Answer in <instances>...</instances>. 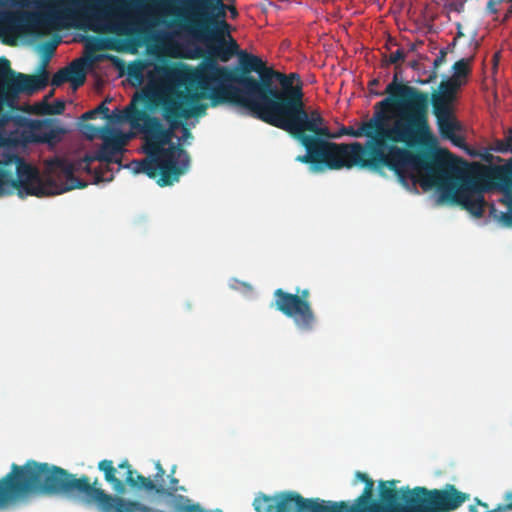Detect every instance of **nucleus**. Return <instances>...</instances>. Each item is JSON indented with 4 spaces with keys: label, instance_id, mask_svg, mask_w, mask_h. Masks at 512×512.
I'll use <instances>...</instances> for the list:
<instances>
[{
    "label": "nucleus",
    "instance_id": "obj_1",
    "mask_svg": "<svg viewBox=\"0 0 512 512\" xmlns=\"http://www.w3.org/2000/svg\"><path fill=\"white\" fill-rule=\"evenodd\" d=\"M239 68L230 70L220 66L214 60H206L199 70L186 75L175 66H158L160 78L170 84L184 86V90L172 89L160 98L164 119L169 123L165 128L158 118H150L144 112L137 114L146 117V128L150 134V149L159 151V147L170 141L173 128L180 118L204 115L207 105L201 103L209 99L212 107L231 103L248 109L261 119L263 111L269 109L291 80H299L297 73L284 74L265 66L258 56L239 51Z\"/></svg>",
    "mask_w": 512,
    "mask_h": 512
},
{
    "label": "nucleus",
    "instance_id": "obj_2",
    "mask_svg": "<svg viewBox=\"0 0 512 512\" xmlns=\"http://www.w3.org/2000/svg\"><path fill=\"white\" fill-rule=\"evenodd\" d=\"M388 94L374 106L373 116L363 122L369 140L348 144L347 168L359 166L373 171L388 168L406 188L416 182L413 171L427 169L424 185L434 182L435 174L447 175L453 163L436 150H418L432 137L429 124V94L401 83L398 73L387 85Z\"/></svg>",
    "mask_w": 512,
    "mask_h": 512
},
{
    "label": "nucleus",
    "instance_id": "obj_3",
    "mask_svg": "<svg viewBox=\"0 0 512 512\" xmlns=\"http://www.w3.org/2000/svg\"><path fill=\"white\" fill-rule=\"evenodd\" d=\"M303 97L301 80H291L269 109L263 111L260 120L297 139L306 154L297 156L296 160L310 164L312 172L347 168L348 144L329 141L335 135L318 110L308 112L305 109Z\"/></svg>",
    "mask_w": 512,
    "mask_h": 512
},
{
    "label": "nucleus",
    "instance_id": "obj_4",
    "mask_svg": "<svg viewBox=\"0 0 512 512\" xmlns=\"http://www.w3.org/2000/svg\"><path fill=\"white\" fill-rule=\"evenodd\" d=\"M149 101L147 93L136 94L131 103L124 110V119L127 120L133 127H138L144 135L143 151L146 157L142 160H133L130 163V168L134 173H143L151 179H155L156 183L161 186H171L178 182L180 177L184 175L190 167V156L188 152L181 146L180 143L172 141L174 137V130L182 126L183 138L191 137L190 130L183 124L184 120L189 118H180L177 127L173 128L170 141L161 145L159 151H152L150 149V134L146 128L147 118L137 114L144 112L148 117L150 116L145 109H140L136 106V102L146 104Z\"/></svg>",
    "mask_w": 512,
    "mask_h": 512
},
{
    "label": "nucleus",
    "instance_id": "obj_5",
    "mask_svg": "<svg viewBox=\"0 0 512 512\" xmlns=\"http://www.w3.org/2000/svg\"><path fill=\"white\" fill-rule=\"evenodd\" d=\"M145 0H0V7L10 5L20 8H43L53 19L72 21L91 13L93 19L102 23L104 29L118 36L128 37L133 28L126 13L140 7Z\"/></svg>",
    "mask_w": 512,
    "mask_h": 512
},
{
    "label": "nucleus",
    "instance_id": "obj_6",
    "mask_svg": "<svg viewBox=\"0 0 512 512\" xmlns=\"http://www.w3.org/2000/svg\"><path fill=\"white\" fill-rule=\"evenodd\" d=\"M55 166L65 176L68 185L53 190V182H43L37 168L28 164L16 154H7L0 168V197L17 193L20 198L26 196L43 197L66 192L75 188H84L86 183L74 176L73 163L62 159L55 160Z\"/></svg>",
    "mask_w": 512,
    "mask_h": 512
},
{
    "label": "nucleus",
    "instance_id": "obj_7",
    "mask_svg": "<svg viewBox=\"0 0 512 512\" xmlns=\"http://www.w3.org/2000/svg\"><path fill=\"white\" fill-rule=\"evenodd\" d=\"M355 478L365 483L362 494L355 499L350 505L348 502L340 501L343 508L340 512H415L416 502L412 500L416 498L414 488H402V500L404 504L398 503V490L396 488L397 480L380 481L379 497L380 502L372 501L374 490V481L365 473L357 471Z\"/></svg>",
    "mask_w": 512,
    "mask_h": 512
},
{
    "label": "nucleus",
    "instance_id": "obj_8",
    "mask_svg": "<svg viewBox=\"0 0 512 512\" xmlns=\"http://www.w3.org/2000/svg\"><path fill=\"white\" fill-rule=\"evenodd\" d=\"M441 156L449 159L453 163L454 170L447 175L435 174L437 177L435 183L430 181L428 184H423L425 179L430 175L429 170L421 169L420 171H424L425 175L420 181L422 188L430 189L432 187H436L441 191V198L449 199L450 201L461 205L464 209L469 211L476 217H481L484 212L485 200L483 195L480 192H475L470 185H463L456 189L455 181L460 178V175L463 172V165H466V162L461 158L454 156L448 150H440L437 151Z\"/></svg>",
    "mask_w": 512,
    "mask_h": 512
},
{
    "label": "nucleus",
    "instance_id": "obj_9",
    "mask_svg": "<svg viewBox=\"0 0 512 512\" xmlns=\"http://www.w3.org/2000/svg\"><path fill=\"white\" fill-rule=\"evenodd\" d=\"M56 42H46L42 46V58L37 73L26 75L11 69L10 61L0 58V96L5 99L15 98L20 93L32 95L43 90L49 82L47 71L50 59L54 55Z\"/></svg>",
    "mask_w": 512,
    "mask_h": 512
},
{
    "label": "nucleus",
    "instance_id": "obj_10",
    "mask_svg": "<svg viewBox=\"0 0 512 512\" xmlns=\"http://www.w3.org/2000/svg\"><path fill=\"white\" fill-rule=\"evenodd\" d=\"M179 26L195 40L206 45L210 60L228 62L238 53L239 45L231 36V26L226 20L208 19L206 23H179Z\"/></svg>",
    "mask_w": 512,
    "mask_h": 512
},
{
    "label": "nucleus",
    "instance_id": "obj_11",
    "mask_svg": "<svg viewBox=\"0 0 512 512\" xmlns=\"http://www.w3.org/2000/svg\"><path fill=\"white\" fill-rule=\"evenodd\" d=\"M103 143L93 155H86L74 165L75 170H82L93 174L95 182L112 180L105 177V171H109V164H120L121 156L126 144L125 136L119 131H113L108 127L101 128Z\"/></svg>",
    "mask_w": 512,
    "mask_h": 512
},
{
    "label": "nucleus",
    "instance_id": "obj_12",
    "mask_svg": "<svg viewBox=\"0 0 512 512\" xmlns=\"http://www.w3.org/2000/svg\"><path fill=\"white\" fill-rule=\"evenodd\" d=\"M256 512H340L338 502L319 498L306 499L296 492H282L275 496L260 493L253 501Z\"/></svg>",
    "mask_w": 512,
    "mask_h": 512
},
{
    "label": "nucleus",
    "instance_id": "obj_13",
    "mask_svg": "<svg viewBox=\"0 0 512 512\" xmlns=\"http://www.w3.org/2000/svg\"><path fill=\"white\" fill-rule=\"evenodd\" d=\"M274 298L275 308L291 318L299 330L308 332L314 329L317 317L309 300L308 289L297 288L293 294L278 288L274 291Z\"/></svg>",
    "mask_w": 512,
    "mask_h": 512
},
{
    "label": "nucleus",
    "instance_id": "obj_14",
    "mask_svg": "<svg viewBox=\"0 0 512 512\" xmlns=\"http://www.w3.org/2000/svg\"><path fill=\"white\" fill-rule=\"evenodd\" d=\"M416 498L415 512H450L469 500V494L459 491L453 484H446L443 489L429 490L426 487L414 488Z\"/></svg>",
    "mask_w": 512,
    "mask_h": 512
},
{
    "label": "nucleus",
    "instance_id": "obj_15",
    "mask_svg": "<svg viewBox=\"0 0 512 512\" xmlns=\"http://www.w3.org/2000/svg\"><path fill=\"white\" fill-rule=\"evenodd\" d=\"M119 469H125V482L116 477V468L113 461L104 459L98 463V469L104 473L105 480L112 485L113 490L117 494H124L126 491L125 484L133 489L145 490L154 493H163L164 486L156 484L148 477L138 474L132 469L127 459L123 460L119 465Z\"/></svg>",
    "mask_w": 512,
    "mask_h": 512
},
{
    "label": "nucleus",
    "instance_id": "obj_16",
    "mask_svg": "<svg viewBox=\"0 0 512 512\" xmlns=\"http://www.w3.org/2000/svg\"><path fill=\"white\" fill-rule=\"evenodd\" d=\"M28 129L31 141L36 143H56L61 140V136L66 132L59 125V121L52 118L31 120Z\"/></svg>",
    "mask_w": 512,
    "mask_h": 512
},
{
    "label": "nucleus",
    "instance_id": "obj_17",
    "mask_svg": "<svg viewBox=\"0 0 512 512\" xmlns=\"http://www.w3.org/2000/svg\"><path fill=\"white\" fill-rule=\"evenodd\" d=\"M85 61L76 59L66 67L58 70L51 79L52 86L59 87L65 82H70L73 89H77L85 83Z\"/></svg>",
    "mask_w": 512,
    "mask_h": 512
},
{
    "label": "nucleus",
    "instance_id": "obj_18",
    "mask_svg": "<svg viewBox=\"0 0 512 512\" xmlns=\"http://www.w3.org/2000/svg\"><path fill=\"white\" fill-rule=\"evenodd\" d=\"M459 83H455V80H443L440 82L438 91L432 93L429 97V103L431 102L433 113L453 111L452 103L455 100L456 93L459 89Z\"/></svg>",
    "mask_w": 512,
    "mask_h": 512
},
{
    "label": "nucleus",
    "instance_id": "obj_19",
    "mask_svg": "<svg viewBox=\"0 0 512 512\" xmlns=\"http://www.w3.org/2000/svg\"><path fill=\"white\" fill-rule=\"evenodd\" d=\"M24 24L25 16L22 13L0 11V34L4 37L3 42L9 45L14 44Z\"/></svg>",
    "mask_w": 512,
    "mask_h": 512
},
{
    "label": "nucleus",
    "instance_id": "obj_20",
    "mask_svg": "<svg viewBox=\"0 0 512 512\" xmlns=\"http://www.w3.org/2000/svg\"><path fill=\"white\" fill-rule=\"evenodd\" d=\"M498 186L503 191L502 202L512 212V159L507 164L497 169L494 175Z\"/></svg>",
    "mask_w": 512,
    "mask_h": 512
},
{
    "label": "nucleus",
    "instance_id": "obj_21",
    "mask_svg": "<svg viewBox=\"0 0 512 512\" xmlns=\"http://www.w3.org/2000/svg\"><path fill=\"white\" fill-rule=\"evenodd\" d=\"M436 117V123L440 136L443 139L451 138V136L462 130L460 122L456 119L453 111L433 113Z\"/></svg>",
    "mask_w": 512,
    "mask_h": 512
},
{
    "label": "nucleus",
    "instance_id": "obj_22",
    "mask_svg": "<svg viewBox=\"0 0 512 512\" xmlns=\"http://www.w3.org/2000/svg\"><path fill=\"white\" fill-rule=\"evenodd\" d=\"M470 61L471 59H460L456 61L453 66V76L448 80H455V83H459V87L464 83L461 78H466L470 74Z\"/></svg>",
    "mask_w": 512,
    "mask_h": 512
},
{
    "label": "nucleus",
    "instance_id": "obj_23",
    "mask_svg": "<svg viewBox=\"0 0 512 512\" xmlns=\"http://www.w3.org/2000/svg\"><path fill=\"white\" fill-rule=\"evenodd\" d=\"M334 135H335L334 138H338L343 135H348V136H352L355 138L366 137L369 140V133H368L365 125L363 124V122L359 125V127L357 129H355L352 126H348V127L343 126L338 131V133H336Z\"/></svg>",
    "mask_w": 512,
    "mask_h": 512
},
{
    "label": "nucleus",
    "instance_id": "obj_24",
    "mask_svg": "<svg viewBox=\"0 0 512 512\" xmlns=\"http://www.w3.org/2000/svg\"><path fill=\"white\" fill-rule=\"evenodd\" d=\"M107 100L100 103L95 109L89 110L82 115L83 120L95 119L98 114H102L104 118L110 119L109 108L106 105Z\"/></svg>",
    "mask_w": 512,
    "mask_h": 512
},
{
    "label": "nucleus",
    "instance_id": "obj_25",
    "mask_svg": "<svg viewBox=\"0 0 512 512\" xmlns=\"http://www.w3.org/2000/svg\"><path fill=\"white\" fill-rule=\"evenodd\" d=\"M494 150L500 153L512 152V129L505 139L496 142Z\"/></svg>",
    "mask_w": 512,
    "mask_h": 512
},
{
    "label": "nucleus",
    "instance_id": "obj_26",
    "mask_svg": "<svg viewBox=\"0 0 512 512\" xmlns=\"http://www.w3.org/2000/svg\"><path fill=\"white\" fill-rule=\"evenodd\" d=\"M179 480L175 478L173 475H169V486H164L163 493H157L160 496H173L178 490H185L184 487L178 486Z\"/></svg>",
    "mask_w": 512,
    "mask_h": 512
},
{
    "label": "nucleus",
    "instance_id": "obj_27",
    "mask_svg": "<svg viewBox=\"0 0 512 512\" xmlns=\"http://www.w3.org/2000/svg\"><path fill=\"white\" fill-rule=\"evenodd\" d=\"M505 503L497 505L491 512H508L512 510V492L508 491L504 495Z\"/></svg>",
    "mask_w": 512,
    "mask_h": 512
},
{
    "label": "nucleus",
    "instance_id": "obj_28",
    "mask_svg": "<svg viewBox=\"0 0 512 512\" xmlns=\"http://www.w3.org/2000/svg\"><path fill=\"white\" fill-rule=\"evenodd\" d=\"M33 112L38 115H51L50 103L47 101V97H44L41 102L34 104Z\"/></svg>",
    "mask_w": 512,
    "mask_h": 512
},
{
    "label": "nucleus",
    "instance_id": "obj_29",
    "mask_svg": "<svg viewBox=\"0 0 512 512\" xmlns=\"http://www.w3.org/2000/svg\"><path fill=\"white\" fill-rule=\"evenodd\" d=\"M155 469H156V474L154 475V483L156 484H162L163 486H165V479H164V476H165V469L162 467L160 461H156L155 462Z\"/></svg>",
    "mask_w": 512,
    "mask_h": 512
},
{
    "label": "nucleus",
    "instance_id": "obj_30",
    "mask_svg": "<svg viewBox=\"0 0 512 512\" xmlns=\"http://www.w3.org/2000/svg\"><path fill=\"white\" fill-rule=\"evenodd\" d=\"M405 57H406L405 52L402 49H398L389 55L387 62L389 64H397L399 61H403L405 59Z\"/></svg>",
    "mask_w": 512,
    "mask_h": 512
},
{
    "label": "nucleus",
    "instance_id": "obj_31",
    "mask_svg": "<svg viewBox=\"0 0 512 512\" xmlns=\"http://www.w3.org/2000/svg\"><path fill=\"white\" fill-rule=\"evenodd\" d=\"M65 110V102L62 100H56L54 103H50L51 115L62 114Z\"/></svg>",
    "mask_w": 512,
    "mask_h": 512
},
{
    "label": "nucleus",
    "instance_id": "obj_32",
    "mask_svg": "<svg viewBox=\"0 0 512 512\" xmlns=\"http://www.w3.org/2000/svg\"><path fill=\"white\" fill-rule=\"evenodd\" d=\"M447 140H449L456 147L467 149L465 138L461 135H458L457 133L453 134L451 138H448Z\"/></svg>",
    "mask_w": 512,
    "mask_h": 512
},
{
    "label": "nucleus",
    "instance_id": "obj_33",
    "mask_svg": "<svg viewBox=\"0 0 512 512\" xmlns=\"http://www.w3.org/2000/svg\"><path fill=\"white\" fill-rule=\"evenodd\" d=\"M470 512H491V510H488L486 503H483L477 499V505H471Z\"/></svg>",
    "mask_w": 512,
    "mask_h": 512
},
{
    "label": "nucleus",
    "instance_id": "obj_34",
    "mask_svg": "<svg viewBox=\"0 0 512 512\" xmlns=\"http://www.w3.org/2000/svg\"><path fill=\"white\" fill-rule=\"evenodd\" d=\"M446 55V51L441 49L439 55L435 58L433 62V66L435 69H438L446 61Z\"/></svg>",
    "mask_w": 512,
    "mask_h": 512
},
{
    "label": "nucleus",
    "instance_id": "obj_35",
    "mask_svg": "<svg viewBox=\"0 0 512 512\" xmlns=\"http://www.w3.org/2000/svg\"><path fill=\"white\" fill-rule=\"evenodd\" d=\"M83 128H84L86 135L89 139H93L96 135V132H101V129H97L92 124H86V125H84Z\"/></svg>",
    "mask_w": 512,
    "mask_h": 512
},
{
    "label": "nucleus",
    "instance_id": "obj_36",
    "mask_svg": "<svg viewBox=\"0 0 512 512\" xmlns=\"http://www.w3.org/2000/svg\"><path fill=\"white\" fill-rule=\"evenodd\" d=\"M379 84H380V80L377 78H374L371 81H369L368 88L372 95L381 96L383 94L382 92H378V91L374 90V88L379 86Z\"/></svg>",
    "mask_w": 512,
    "mask_h": 512
},
{
    "label": "nucleus",
    "instance_id": "obj_37",
    "mask_svg": "<svg viewBox=\"0 0 512 512\" xmlns=\"http://www.w3.org/2000/svg\"><path fill=\"white\" fill-rule=\"evenodd\" d=\"M502 1L503 0H489L487 3V10L492 14L497 13L496 6L500 4Z\"/></svg>",
    "mask_w": 512,
    "mask_h": 512
},
{
    "label": "nucleus",
    "instance_id": "obj_38",
    "mask_svg": "<svg viewBox=\"0 0 512 512\" xmlns=\"http://www.w3.org/2000/svg\"><path fill=\"white\" fill-rule=\"evenodd\" d=\"M182 512H203V508L198 504H190L185 506Z\"/></svg>",
    "mask_w": 512,
    "mask_h": 512
},
{
    "label": "nucleus",
    "instance_id": "obj_39",
    "mask_svg": "<svg viewBox=\"0 0 512 512\" xmlns=\"http://www.w3.org/2000/svg\"><path fill=\"white\" fill-rule=\"evenodd\" d=\"M437 77H438L437 69H435L433 67V69L429 73L428 78L425 79V82L432 83V82H434L437 79Z\"/></svg>",
    "mask_w": 512,
    "mask_h": 512
},
{
    "label": "nucleus",
    "instance_id": "obj_40",
    "mask_svg": "<svg viewBox=\"0 0 512 512\" xmlns=\"http://www.w3.org/2000/svg\"><path fill=\"white\" fill-rule=\"evenodd\" d=\"M507 1L510 2L511 5L507 9V11L504 15L503 21H507L512 16V0H507Z\"/></svg>",
    "mask_w": 512,
    "mask_h": 512
},
{
    "label": "nucleus",
    "instance_id": "obj_41",
    "mask_svg": "<svg viewBox=\"0 0 512 512\" xmlns=\"http://www.w3.org/2000/svg\"><path fill=\"white\" fill-rule=\"evenodd\" d=\"M503 219L506 222V224L512 226V213L503 214Z\"/></svg>",
    "mask_w": 512,
    "mask_h": 512
},
{
    "label": "nucleus",
    "instance_id": "obj_42",
    "mask_svg": "<svg viewBox=\"0 0 512 512\" xmlns=\"http://www.w3.org/2000/svg\"><path fill=\"white\" fill-rule=\"evenodd\" d=\"M409 66L412 68V69H418V66H419V62L414 60V61H411L409 63Z\"/></svg>",
    "mask_w": 512,
    "mask_h": 512
},
{
    "label": "nucleus",
    "instance_id": "obj_43",
    "mask_svg": "<svg viewBox=\"0 0 512 512\" xmlns=\"http://www.w3.org/2000/svg\"><path fill=\"white\" fill-rule=\"evenodd\" d=\"M230 12H231V17H232V18L237 17L238 12H237V10H236V8H235V7H233V6H232V7H230Z\"/></svg>",
    "mask_w": 512,
    "mask_h": 512
},
{
    "label": "nucleus",
    "instance_id": "obj_44",
    "mask_svg": "<svg viewBox=\"0 0 512 512\" xmlns=\"http://www.w3.org/2000/svg\"><path fill=\"white\" fill-rule=\"evenodd\" d=\"M415 82L418 84H421V85L429 84V82H425V79H417V80H415Z\"/></svg>",
    "mask_w": 512,
    "mask_h": 512
},
{
    "label": "nucleus",
    "instance_id": "obj_45",
    "mask_svg": "<svg viewBox=\"0 0 512 512\" xmlns=\"http://www.w3.org/2000/svg\"><path fill=\"white\" fill-rule=\"evenodd\" d=\"M203 512H223V511L220 510V509H215V510H205V509H203Z\"/></svg>",
    "mask_w": 512,
    "mask_h": 512
},
{
    "label": "nucleus",
    "instance_id": "obj_46",
    "mask_svg": "<svg viewBox=\"0 0 512 512\" xmlns=\"http://www.w3.org/2000/svg\"><path fill=\"white\" fill-rule=\"evenodd\" d=\"M175 471H176V466H173L172 469H171L170 475L174 476Z\"/></svg>",
    "mask_w": 512,
    "mask_h": 512
},
{
    "label": "nucleus",
    "instance_id": "obj_47",
    "mask_svg": "<svg viewBox=\"0 0 512 512\" xmlns=\"http://www.w3.org/2000/svg\"><path fill=\"white\" fill-rule=\"evenodd\" d=\"M53 95V91H51L46 97H47V100L49 99V97H51Z\"/></svg>",
    "mask_w": 512,
    "mask_h": 512
}]
</instances>
